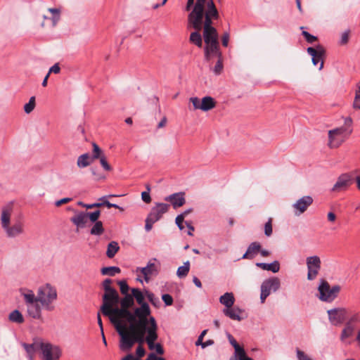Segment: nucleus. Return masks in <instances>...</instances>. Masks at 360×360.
I'll list each match as a JSON object with an SVG mask.
<instances>
[{
  "instance_id": "1",
  "label": "nucleus",
  "mask_w": 360,
  "mask_h": 360,
  "mask_svg": "<svg viewBox=\"0 0 360 360\" xmlns=\"http://www.w3.org/2000/svg\"><path fill=\"white\" fill-rule=\"evenodd\" d=\"M129 323L120 337V347L123 351L129 350L135 343L143 344L144 336L158 328L155 317L151 316V309L146 307H136Z\"/></svg>"
},
{
  "instance_id": "2",
  "label": "nucleus",
  "mask_w": 360,
  "mask_h": 360,
  "mask_svg": "<svg viewBox=\"0 0 360 360\" xmlns=\"http://www.w3.org/2000/svg\"><path fill=\"white\" fill-rule=\"evenodd\" d=\"M12 212L11 205L3 207L0 219L1 228L8 238H15L25 233V224L22 219H14L13 224H11Z\"/></svg>"
},
{
  "instance_id": "3",
  "label": "nucleus",
  "mask_w": 360,
  "mask_h": 360,
  "mask_svg": "<svg viewBox=\"0 0 360 360\" xmlns=\"http://www.w3.org/2000/svg\"><path fill=\"white\" fill-rule=\"evenodd\" d=\"M219 18V11L213 0H210L207 4V10L205 12V17L202 19L203 37L205 44L212 43L218 41L217 30L212 25V20H217Z\"/></svg>"
},
{
  "instance_id": "4",
  "label": "nucleus",
  "mask_w": 360,
  "mask_h": 360,
  "mask_svg": "<svg viewBox=\"0 0 360 360\" xmlns=\"http://www.w3.org/2000/svg\"><path fill=\"white\" fill-rule=\"evenodd\" d=\"M352 119L345 118L344 125L328 131V143L330 148H336L342 145L352 133Z\"/></svg>"
},
{
  "instance_id": "5",
  "label": "nucleus",
  "mask_w": 360,
  "mask_h": 360,
  "mask_svg": "<svg viewBox=\"0 0 360 360\" xmlns=\"http://www.w3.org/2000/svg\"><path fill=\"white\" fill-rule=\"evenodd\" d=\"M108 312H103V315L108 317L110 323L114 326L116 331L121 337L124 330L127 329V325L123 323L121 319H124L129 323L130 318L132 317V312L130 310H126L121 305L120 307L113 306L109 308Z\"/></svg>"
},
{
  "instance_id": "6",
  "label": "nucleus",
  "mask_w": 360,
  "mask_h": 360,
  "mask_svg": "<svg viewBox=\"0 0 360 360\" xmlns=\"http://www.w3.org/2000/svg\"><path fill=\"white\" fill-rule=\"evenodd\" d=\"M57 296L56 289L51 284L46 283L39 288L37 301L41 304L46 310L51 311L55 309L52 303L56 300Z\"/></svg>"
},
{
  "instance_id": "7",
  "label": "nucleus",
  "mask_w": 360,
  "mask_h": 360,
  "mask_svg": "<svg viewBox=\"0 0 360 360\" xmlns=\"http://www.w3.org/2000/svg\"><path fill=\"white\" fill-rule=\"evenodd\" d=\"M210 0H196L192 11L188 14V25L195 30H200L202 27V19Z\"/></svg>"
},
{
  "instance_id": "8",
  "label": "nucleus",
  "mask_w": 360,
  "mask_h": 360,
  "mask_svg": "<svg viewBox=\"0 0 360 360\" xmlns=\"http://www.w3.org/2000/svg\"><path fill=\"white\" fill-rule=\"evenodd\" d=\"M340 290L341 287L339 285H334L330 287L327 281L321 279L318 287L319 298L323 302L330 303L338 297Z\"/></svg>"
},
{
  "instance_id": "9",
  "label": "nucleus",
  "mask_w": 360,
  "mask_h": 360,
  "mask_svg": "<svg viewBox=\"0 0 360 360\" xmlns=\"http://www.w3.org/2000/svg\"><path fill=\"white\" fill-rule=\"evenodd\" d=\"M62 356L61 348L43 340L39 357L41 360H59Z\"/></svg>"
},
{
  "instance_id": "10",
  "label": "nucleus",
  "mask_w": 360,
  "mask_h": 360,
  "mask_svg": "<svg viewBox=\"0 0 360 360\" xmlns=\"http://www.w3.org/2000/svg\"><path fill=\"white\" fill-rule=\"evenodd\" d=\"M354 179V172H347L340 174L331 191L340 192L347 190L352 184Z\"/></svg>"
},
{
  "instance_id": "11",
  "label": "nucleus",
  "mask_w": 360,
  "mask_h": 360,
  "mask_svg": "<svg viewBox=\"0 0 360 360\" xmlns=\"http://www.w3.org/2000/svg\"><path fill=\"white\" fill-rule=\"evenodd\" d=\"M103 304L101 306L100 311L101 313L105 311L108 312V309L113 306H116L119 304L120 296L117 290L104 293L102 297Z\"/></svg>"
},
{
  "instance_id": "12",
  "label": "nucleus",
  "mask_w": 360,
  "mask_h": 360,
  "mask_svg": "<svg viewBox=\"0 0 360 360\" xmlns=\"http://www.w3.org/2000/svg\"><path fill=\"white\" fill-rule=\"evenodd\" d=\"M328 319L335 326L340 325L345 320L347 310L344 307L333 308L328 310Z\"/></svg>"
},
{
  "instance_id": "13",
  "label": "nucleus",
  "mask_w": 360,
  "mask_h": 360,
  "mask_svg": "<svg viewBox=\"0 0 360 360\" xmlns=\"http://www.w3.org/2000/svg\"><path fill=\"white\" fill-rule=\"evenodd\" d=\"M308 269L307 279L312 281L316 278L321 269V259L318 256H311L307 258Z\"/></svg>"
},
{
  "instance_id": "14",
  "label": "nucleus",
  "mask_w": 360,
  "mask_h": 360,
  "mask_svg": "<svg viewBox=\"0 0 360 360\" xmlns=\"http://www.w3.org/2000/svg\"><path fill=\"white\" fill-rule=\"evenodd\" d=\"M43 339L40 338H36L33 339L32 343L22 342L21 345L26 352L27 357L29 360H34L35 354L37 352L40 353Z\"/></svg>"
},
{
  "instance_id": "15",
  "label": "nucleus",
  "mask_w": 360,
  "mask_h": 360,
  "mask_svg": "<svg viewBox=\"0 0 360 360\" xmlns=\"http://www.w3.org/2000/svg\"><path fill=\"white\" fill-rule=\"evenodd\" d=\"M169 207V205L166 203L158 202L155 203V206H153L149 214H148V217L151 219L153 221H159L162 215L165 214Z\"/></svg>"
},
{
  "instance_id": "16",
  "label": "nucleus",
  "mask_w": 360,
  "mask_h": 360,
  "mask_svg": "<svg viewBox=\"0 0 360 360\" xmlns=\"http://www.w3.org/2000/svg\"><path fill=\"white\" fill-rule=\"evenodd\" d=\"M165 200L169 202L174 209L183 206L186 203L185 193L179 192L171 194L165 198Z\"/></svg>"
},
{
  "instance_id": "17",
  "label": "nucleus",
  "mask_w": 360,
  "mask_h": 360,
  "mask_svg": "<svg viewBox=\"0 0 360 360\" xmlns=\"http://www.w3.org/2000/svg\"><path fill=\"white\" fill-rule=\"evenodd\" d=\"M205 56L208 60L212 56L221 58V52L219 51V44L218 41H214L212 43L206 44L205 48Z\"/></svg>"
},
{
  "instance_id": "18",
  "label": "nucleus",
  "mask_w": 360,
  "mask_h": 360,
  "mask_svg": "<svg viewBox=\"0 0 360 360\" xmlns=\"http://www.w3.org/2000/svg\"><path fill=\"white\" fill-rule=\"evenodd\" d=\"M280 285L281 282L279 278L277 277H272L263 281L261 285V290H266L270 295L271 290L274 292L278 290L280 288Z\"/></svg>"
},
{
  "instance_id": "19",
  "label": "nucleus",
  "mask_w": 360,
  "mask_h": 360,
  "mask_svg": "<svg viewBox=\"0 0 360 360\" xmlns=\"http://www.w3.org/2000/svg\"><path fill=\"white\" fill-rule=\"evenodd\" d=\"M313 202V199L309 195L303 196L299 199L294 205L293 207L295 208L299 212L296 214H300L307 210V207Z\"/></svg>"
},
{
  "instance_id": "20",
  "label": "nucleus",
  "mask_w": 360,
  "mask_h": 360,
  "mask_svg": "<svg viewBox=\"0 0 360 360\" xmlns=\"http://www.w3.org/2000/svg\"><path fill=\"white\" fill-rule=\"evenodd\" d=\"M261 248H262V246L259 243H258V242L251 243L249 245V246L248 247V249H247L245 253L243 255L242 259H254L255 257V256L260 251Z\"/></svg>"
},
{
  "instance_id": "21",
  "label": "nucleus",
  "mask_w": 360,
  "mask_h": 360,
  "mask_svg": "<svg viewBox=\"0 0 360 360\" xmlns=\"http://www.w3.org/2000/svg\"><path fill=\"white\" fill-rule=\"evenodd\" d=\"M139 269V268H138ZM141 272L144 276L146 282L149 281V276L153 274H158V270L155 264L150 261L148 262L146 266L140 269Z\"/></svg>"
},
{
  "instance_id": "22",
  "label": "nucleus",
  "mask_w": 360,
  "mask_h": 360,
  "mask_svg": "<svg viewBox=\"0 0 360 360\" xmlns=\"http://www.w3.org/2000/svg\"><path fill=\"white\" fill-rule=\"evenodd\" d=\"M223 313L225 316L230 318L232 320L241 321L243 317L240 314L243 313V310L238 307H230L229 309H224Z\"/></svg>"
},
{
  "instance_id": "23",
  "label": "nucleus",
  "mask_w": 360,
  "mask_h": 360,
  "mask_svg": "<svg viewBox=\"0 0 360 360\" xmlns=\"http://www.w3.org/2000/svg\"><path fill=\"white\" fill-rule=\"evenodd\" d=\"M19 291L21 295L23 296L27 306L39 302V301H37V295L35 296L32 290L27 288H20Z\"/></svg>"
},
{
  "instance_id": "24",
  "label": "nucleus",
  "mask_w": 360,
  "mask_h": 360,
  "mask_svg": "<svg viewBox=\"0 0 360 360\" xmlns=\"http://www.w3.org/2000/svg\"><path fill=\"white\" fill-rule=\"evenodd\" d=\"M70 221L78 228H84L87 223V217L85 212H79L75 214Z\"/></svg>"
},
{
  "instance_id": "25",
  "label": "nucleus",
  "mask_w": 360,
  "mask_h": 360,
  "mask_svg": "<svg viewBox=\"0 0 360 360\" xmlns=\"http://www.w3.org/2000/svg\"><path fill=\"white\" fill-rule=\"evenodd\" d=\"M131 294L134 300H136V302L140 305L139 307H146L148 309H150L149 304L145 302L144 295L139 288H131Z\"/></svg>"
},
{
  "instance_id": "26",
  "label": "nucleus",
  "mask_w": 360,
  "mask_h": 360,
  "mask_svg": "<svg viewBox=\"0 0 360 360\" xmlns=\"http://www.w3.org/2000/svg\"><path fill=\"white\" fill-rule=\"evenodd\" d=\"M27 307V311L30 317L38 320L41 319V309L39 304L36 302L34 304H29Z\"/></svg>"
},
{
  "instance_id": "27",
  "label": "nucleus",
  "mask_w": 360,
  "mask_h": 360,
  "mask_svg": "<svg viewBox=\"0 0 360 360\" xmlns=\"http://www.w3.org/2000/svg\"><path fill=\"white\" fill-rule=\"evenodd\" d=\"M256 266L263 270L271 271L273 273H277L280 270V264L277 260H275L270 264L257 262L256 263Z\"/></svg>"
},
{
  "instance_id": "28",
  "label": "nucleus",
  "mask_w": 360,
  "mask_h": 360,
  "mask_svg": "<svg viewBox=\"0 0 360 360\" xmlns=\"http://www.w3.org/2000/svg\"><path fill=\"white\" fill-rule=\"evenodd\" d=\"M216 106V102L214 99L211 96H205L201 100V110L209 111Z\"/></svg>"
},
{
  "instance_id": "29",
  "label": "nucleus",
  "mask_w": 360,
  "mask_h": 360,
  "mask_svg": "<svg viewBox=\"0 0 360 360\" xmlns=\"http://www.w3.org/2000/svg\"><path fill=\"white\" fill-rule=\"evenodd\" d=\"M219 302L225 306V309H229L233 307L235 302L233 294L232 292L224 293L220 297Z\"/></svg>"
},
{
  "instance_id": "30",
  "label": "nucleus",
  "mask_w": 360,
  "mask_h": 360,
  "mask_svg": "<svg viewBox=\"0 0 360 360\" xmlns=\"http://www.w3.org/2000/svg\"><path fill=\"white\" fill-rule=\"evenodd\" d=\"M124 297L120 299L119 303L126 310H129L134 305V300L132 294L124 295Z\"/></svg>"
},
{
  "instance_id": "31",
  "label": "nucleus",
  "mask_w": 360,
  "mask_h": 360,
  "mask_svg": "<svg viewBox=\"0 0 360 360\" xmlns=\"http://www.w3.org/2000/svg\"><path fill=\"white\" fill-rule=\"evenodd\" d=\"M158 331L152 332L150 331V333H148L146 336H144V342H146V343L148 345V348L150 350H153L155 347V342L158 340Z\"/></svg>"
},
{
  "instance_id": "32",
  "label": "nucleus",
  "mask_w": 360,
  "mask_h": 360,
  "mask_svg": "<svg viewBox=\"0 0 360 360\" xmlns=\"http://www.w3.org/2000/svg\"><path fill=\"white\" fill-rule=\"evenodd\" d=\"M93 161L88 153H84L78 157L77 165L79 168H84L90 165Z\"/></svg>"
},
{
  "instance_id": "33",
  "label": "nucleus",
  "mask_w": 360,
  "mask_h": 360,
  "mask_svg": "<svg viewBox=\"0 0 360 360\" xmlns=\"http://www.w3.org/2000/svg\"><path fill=\"white\" fill-rule=\"evenodd\" d=\"M8 319L10 321L16 323H22L24 322V318L21 312L15 309L9 314Z\"/></svg>"
},
{
  "instance_id": "34",
  "label": "nucleus",
  "mask_w": 360,
  "mask_h": 360,
  "mask_svg": "<svg viewBox=\"0 0 360 360\" xmlns=\"http://www.w3.org/2000/svg\"><path fill=\"white\" fill-rule=\"evenodd\" d=\"M325 54V50L324 49L319 45V53L316 54L314 58L312 57V63L314 65H317L318 63L321 61V64L319 66V70H321L323 67V56Z\"/></svg>"
},
{
  "instance_id": "35",
  "label": "nucleus",
  "mask_w": 360,
  "mask_h": 360,
  "mask_svg": "<svg viewBox=\"0 0 360 360\" xmlns=\"http://www.w3.org/2000/svg\"><path fill=\"white\" fill-rule=\"evenodd\" d=\"M120 250V246L116 241H111L108 245L106 255L108 258H112Z\"/></svg>"
},
{
  "instance_id": "36",
  "label": "nucleus",
  "mask_w": 360,
  "mask_h": 360,
  "mask_svg": "<svg viewBox=\"0 0 360 360\" xmlns=\"http://www.w3.org/2000/svg\"><path fill=\"white\" fill-rule=\"evenodd\" d=\"M94 223V224L90 230V233L93 236L102 235L105 231L103 226V222L101 221H98Z\"/></svg>"
},
{
  "instance_id": "37",
  "label": "nucleus",
  "mask_w": 360,
  "mask_h": 360,
  "mask_svg": "<svg viewBox=\"0 0 360 360\" xmlns=\"http://www.w3.org/2000/svg\"><path fill=\"white\" fill-rule=\"evenodd\" d=\"M195 32H193L190 35V41L198 47H201L202 45V37L199 32L200 30H195Z\"/></svg>"
},
{
  "instance_id": "38",
  "label": "nucleus",
  "mask_w": 360,
  "mask_h": 360,
  "mask_svg": "<svg viewBox=\"0 0 360 360\" xmlns=\"http://www.w3.org/2000/svg\"><path fill=\"white\" fill-rule=\"evenodd\" d=\"M354 331V327L350 323H346L345 328L342 329L340 339L345 340V339L352 336Z\"/></svg>"
},
{
  "instance_id": "39",
  "label": "nucleus",
  "mask_w": 360,
  "mask_h": 360,
  "mask_svg": "<svg viewBox=\"0 0 360 360\" xmlns=\"http://www.w3.org/2000/svg\"><path fill=\"white\" fill-rule=\"evenodd\" d=\"M190 269V262L187 261L184 262L183 266H181L178 268L176 271V275L179 278H184L187 276Z\"/></svg>"
},
{
  "instance_id": "40",
  "label": "nucleus",
  "mask_w": 360,
  "mask_h": 360,
  "mask_svg": "<svg viewBox=\"0 0 360 360\" xmlns=\"http://www.w3.org/2000/svg\"><path fill=\"white\" fill-rule=\"evenodd\" d=\"M120 271V269L117 266H108L101 269V273L103 275H108L110 276H114L116 274H119Z\"/></svg>"
},
{
  "instance_id": "41",
  "label": "nucleus",
  "mask_w": 360,
  "mask_h": 360,
  "mask_svg": "<svg viewBox=\"0 0 360 360\" xmlns=\"http://www.w3.org/2000/svg\"><path fill=\"white\" fill-rule=\"evenodd\" d=\"M106 198H107V196H103V197H101L99 199V200L101 201L100 202L101 207L106 206L108 208L115 207V208L118 209V210H120L121 211L124 210L122 207L119 206L117 204L111 203L108 200H106Z\"/></svg>"
},
{
  "instance_id": "42",
  "label": "nucleus",
  "mask_w": 360,
  "mask_h": 360,
  "mask_svg": "<svg viewBox=\"0 0 360 360\" xmlns=\"http://www.w3.org/2000/svg\"><path fill=\"white\" fill-rule=\"evenodd\" d=\"M92 146H93V153H92V156H91L92 160L98 159L101 157H102L103 155H105L103 154V152L102 151V150L99 148V146L96 143H93Z\"/></svg>"
},
{
  "instance_id": "43",
  "label": "nucleus",
  "mask_w": 360,
  "mask_h": 360,
  "mask_svg": "<svg viewBox=\"0 0 360 360\" xmlns=\"http://www.w3.org/2000/svg\"><path fill=\"white\" fill-rule=\"evenodd\" d=\"M35 108V97H30L29 102L24 105V110L27 114L30 113Z\"/></svg>"
},
{
  "instance_id": "44",
  "label": "nucleus",
  "mask_w": 360,
  "mask_h": 360,
  "mask_svg": "<svg viewBox=\"0 0 360 360\" xmlns=\"http://www.w3.org/2000/svg\"><path fill=\"white\" fill-rule=\"evenodd\" d=\"M86 214L87 219H89L91 222H96L98 221V218L101 215V211L99 210H96L92 212H85Z\"/></svg>"
},
{
  "instance_id": "45",
  "label": "nucleus",
  "mask_w": 360,
  "mask_h": 360,
  "mask_svg": "<svg viewBox=\"0 0 360 360\" xmlns=\"http://www.w3.org/2000/svg\"><path fill=\"white\" fill-rule=\"evenodd\" d=\"M228 338H229V342L230 344L234 347L235 349V353H236V355L239 353L241 349H243V347H241L237 342V341L234 339V338L229 334L228 335Z\"/></svg>"
},
{
  "instance_id": "46",
  "label": "nucleus",
  "mask_w": 360,
  "mask_h": 360,
  "mask_svg": "<svg viewBox=\"0 0 360 360\" xmlns=\"http://www.w3.org/2000/svg\"><path fill=\"white\" fill-rule=\"evenodd\" d=\"M118 285H120V292L122 295L129 294L128 291L129 290V287L126 281L122 280L118 281Z\"/></svg>"
},
{
  "instance_id": "47",
  "label": "nucleus",
  "mask_w": 360,
  "mask_h": 360,
  "mask_svg": "<svg viewBox=\"0 0 360 360\" xmlns=\"http://www.w3.org/2000/svg\"><path fill=\"white\" fill-rule=\"evenodd\" d=\"M112 280L106 278L103 282V288L105 290V293L116 290L115 288L111 287Z\"/></svg>"
},
{
  "instance_id": "48",
  "label": "nucleus",
  "mask_w": 360,
  "mask_h": 360,
  "mask_svg": "<svg viewBox=\"0 0 360 360\" xmlns=\"http://www.w3.org/2000/svg\"><path fill=\"white\" fill-rule=\"evenodd\" d=\"M223 70V62L221 58H218V60L214 67L213 72L215 75H218L221 74Z\"/></svg>"
},
{
  "instance_id": "49",
  "label": "nucleus",
  "mask_w": 360,
  "mask_h": 360,
  "mask_svg": "<svg viewBox=\"0 0 360 360\" xmlns=\"http://www.w3.org/2000/svg\"><path fill=\"white\" fill-rule=\"evenodd\" d=\"M273 232L272 229V220L271 219H269L268 221L264 225V234L265 236L269 237L271 236Z\"/></svg>"
},
{
  "instance_id": "50",
  "label": "nucleus",
  "mask_w": 360,
  "mask_h": 360,
  "mask_svg": "<svg viewBox=\"0 0 360 360\" xmlns=\"http://www.w3.org/2000/svg\"><path fill=\"white\" fill-rule=\"evenodd\" d=\"M349 33H350L349 30H345L344 32L342 33L340 40V45H345L348 43Z\"/></svg>"
},
{
  "instance_id": "51",
  "label": "nucleus",
  "mask_w": 360,
  "mask_h": 360,
  "mask_svg": "<svg viewBox=\"0 0 360 360\" xmlns=\"http://www.w3.org/2000/svg\"><path fill=\"white\" fill-rule=\"evenodd\" d=\"M302 34L305 38L306 41L309 44H312L317 40V37L316 36L311 34L307 31H302Z\"/></svg>"
},
{
  "instance_id": "52",
  "label": "nucleus",
  "mask_w": 360,
  "mask_h": 360,
  "mask_svg": "<svg viewBox=\"0 0 360 360\" xmlns=\"http://www.w3.org/2000/svg\"><path fill=\"white\" fill-rule=\"evenodd\" d=\"M145 295H146L147 299L148 300V301L150 302L154 305H155L156 302H158L159 301L158 298H157L155 296L154 293H153L150 291L146 290Z\"/></svg>"
},
{
  "instance_id": "53",
  "label": "nucleus",
  "mask_w": 360,
  "mask_h": 360,
  "mask_svg": "<svg viewBox=\"0 0 360 360\" xmlns=\"http://www.w3.org/2000/svg\"><path fill=\"white\" fill-rule=\"evenodd\" d=\"M100 162L101 166L103 167V169L106 171H110L112 169V167L108 164V162L106 160V157L105 155H103L100 158Z\"/></svg>"
},
{
  "instance_id": "54",
  "label": "nucleus",
  "mask_w": 360,
  "mask_h": 360,
  "mask_svg": "<svg viewBox=\"0 0 360 360\" xmlns=\"http://www.w3.org/2000/svg\"><path fill=\"white\" fill-rule=\"evenodd\" d=\"M162 300L166 306H171L173 304V298L169 294H163Z\"/></svg>"
},
{
  "instance_id": "55",
  "label": "nucleus",
  "mask_w": 360,
  "mask_h": 360,
  "mask_svg": "<svg viewBox=\"0 0 360 360\" xmlns=\"http://www.w3.org/2000/svg\"><path fill=\"white\" fill-rule=\"evenodd\" d=\"M77 205H80V206H82L83 207H85L86 209H92V208H95V207H101L100 202H95V203H92V204H85L83 202L79 201V202H77Z\"/></svg>"
},
{
  "instance_id": "56",
  "label": "nucleus",
  "mask_w": 360,
  "mask_h": 360,
  "mask_svg": "<svg viewBox=\"0 0 360 360\" xmlns=\"http://www.w3.org/2000/svg\"><path fill=\"white\" fill-rule=\"evenodd\" d=\"M296 353L298 360H312L304 352L300 350L299 349H297Z\"/></svg>"
},
{
  "instance_id": "57",
  "label": "nucleus",
  "mask_w": 360,
  "mask_h": 360,
  "mask_svg": "<svg viewBox=\"0 0 360 360\" xmlns=\"http://www.w3.org/2000/svg\"><path fill=\"white\" fill-rule=\"evenodd\" d=\"M190 101H191V103H192L195 109L201 110V107H200L201 101L198 97H191L190 98Z\"/></svg>"
},
{
  "instance_id": "58",
  "label": "nucleus",
  "mask_w": 360,
  "mask_h": 360,
  "mask_svg": "<svg viewBox=\"0 0 360 360\" xmlns=\"http://www.w3.org/2000/svg\"><path fill=\"white\" fill-rule=\"evenodd\" d=\"M352 107L354 110H360V95L354 94Z\"/></svg>"
},
{
  "instance_id": "59",
  "label": "nucleus",
  "mask_w": 360,
  "mask_h": 360,
  "mask_svg": "<svg viewBox=\"0 0 360 360\" xmlns=\"http://www.w3.org/2000/svg\"><path fill=\"white\" fill-rule=\"evenodd\" d=\"M143 344H139V346L136 350V354L139 358H141L146 354V350L144 347L142 346Z\"/></svg>"
},
{
  "instance_id": "60",
  "label": "nucleus",
  "mask_w": 360,
  "mask_h": 360,
  "mask_svg": "<svg viewBox=\"0 0 360 360\" xmlns=\"http://www.w3.org/2000/svg\"><path fill=\"white\" fill-rule=\"evenodd\" d=\"M184 219L182 217V215H177L175 219V222L178 228L182 231L184 229V226L183 225Z\"/></svg>"
},
{
  "instance_id": "61",
  "label": "nucleus",
  "mask_w": 360,
  "mask_h": 360,
  "mask_svg": "<svg viewBox=\"0 0 360 360\" xmlns=\"http://www.w3.org/2000/svg\"><path fill=\"white\" fill-rule=\"evenodd\" d=\"M155 223V221H152L151 219L148 218V217L146 219V224H145V229L146 231H150L152 228L153 225Z\"/></svg>"
},
{
  "instance_id": "62",
  "label": "nucleus",
  "mask_w": 360,
  "mask_h": 360,
  "mask_svg": "<svg viewBox=\"0 0 360 360\" xmlns=\"http://www.w3.org/2000/svg\"><path fill=\"white\" fill-rule=\"evenodd\" d=\"M141 199L146 203H149L151 202V198L150 195V193L148 191H143L141 193Z\"/></svg>"
},
{
  "instance_id": "63",
  "label": "nucleus",
  "mask_w": 360,
  "mask_h": 360,
  "mask_svg": "<svg viewBox=\"0 0 360 360\" xmlns=\"http://www.w3.org/2000/svg\"><path fill=\"white\" fill-rule=\"evenodd\" d=\"M236 356L238 358L239 360H253L252 359L246 356L244 349H241V351L239 353H238Z\"/></svg>"
},
{
  "instance_id": "64",
  "label": "nucleus",
  "mask_w": 360,
  "mask_h": 360,
  "mask_svg": "<svg viewBox=\"0 0 360 360\" xmlns=\"http://www.w3.org/2000/svg\"><path fill=\"white\" fill-rule=\"evenodd\" d=\"M207 330L205 329L202 330L200 333V335L198 336V340L195 342L196 346H200L202 343L203 342V338L207 334Z\"/></svg>"
}]
</instances>
